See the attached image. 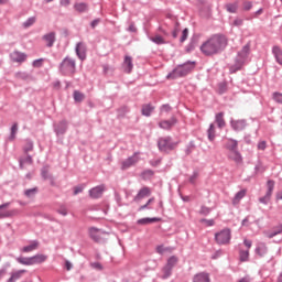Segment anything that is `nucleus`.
Returning <instances> with one entry per match:
<instances>
[{
	"label": "nucleus",
	"mask_w": 282,
	"mask_h": 282,
	"mask_svg": "<svg viewBox=\"0 0 282 282\" xmlns=\"http://www.w3.org/2000/svg\"><path fill=\"white\" fill-rule=\"evenodd\" d=\"M226 45H228L226 35L215 34L200 45V52L204 56H215V54H221Z\"/></svg>",
	"instance_id": "obj_1"
},
{
	"label": "nucleus",
	"mask_w": 282,
	"mask_h": 282,
	"mask_svg": "<svg viewBox=\"0 0 282 282\" xmlns=\"http://www.w3.org/2000/svg\"><path fill=\"white\" fill-rule=\"evenodd\" d=\"M193 69H195V62L188 61L176 66V68L167 74L166 78L172 80H175L176 78H184V76H188Z\"/></svg>",
	"instance_id": "obj_2"
},
{
	"label": "nucleus",
	"mask_w": 282,
	"mask_h": 282,
	"mask_svg": "<svg viewBox=\"0 0 282 282\" xmlns=\"http://www.w3.org/2000/svg\"><path fill=\"white\" fill-rule=\"evenodd\" d=\"M248 56H250V43L246 44L241 51L238 52L235 64L229 67L230 74H237V72L243 67L246 61H248Z\"/></svg>",
	"instance_id": "obj_3"
},
{
	"label": "nucleus",
	"mask_w": 282,
	"mask_h": 282,
	"mask_svg": "<svg viewBox=\"0 0 282 282\" xmlns=\"http://www.w3.org/2000/svg\"><path fill=\"white\" fill-rule=\"evenodd\" d=\"M62 76H74L76 74V59L66 56L58 66Z\"/></svg>",
	"instance_id": "obj_4"
},
{
	"label": "nucleus",
	"mask_w": 282,
	"mask_h": 282,
	"mask_svg": "<svg viewBox=\"0 0 282 282\" xmlns=\"http://www.w3.org/2000/svg\"><path fill=\"white\" fill-rule=\"evenodd\" d=\"M177 147V142L171 137H161L158 140V148L161 153H171Z\"/></svg>",
	"instance_id": "obj_5"
},
{
	"label": "nucleus",
	"mask_w": 282,
	"mask_h": 282,
	"mask_svg": "<svg viewBox=\"0 0 282 282\" xmlns=\"http://www.w3.org/2000/svg\"><path fill=\"white\" fill-rule=\"evenodd\" d=\"M230 239H232V231H230V228H225L215 234V241L218 246H228Z\"/></svg>",
	"instance_id": "obj_6"
},
{
	"label": "nucleus",
	"mask_w": 282,
	"mask_h": 282,
	"mask_svg": "<svg viewBox=\"0 0 282 282\" xmlns=\"http://www.w3.org/2000/svg\"><path fill=\"white\" fill-rule=\"evenodd\" d=\"M140 153L134 152L132 156H129L121 163V171H127V169H131V166H135L138 162H140Z\"/></svg>",
	"instance_id": "obj_7"
},
{
	"label": "nucleus",
	"mask_w": 282,
	"mask_h": 282,
	"mask_svg": "<svg viewBox=\"0 0 282 282\" xmlns=\"http://www.w3.org/2000/svg\"><path fill=\"white\" fill-rule=\"evenodd\" d=\"M268 191L263 197L259 198L260 204H264V206H268L270 204V199L272 198V193L274 191V181L270 180L267 182Z\"/></svg>",
	"instance_id": "obj_8"
},
{
	"label": "nucleus",
	"mask_w": 282,
	"mask_h": 282,
	"mask_svg": "<svg viewBox=\"0 0 282 282\" xmlns=\"http://www.w3.org/2000/svg\"><path fill=\"white\" fill-rule=\"evenodd\" d=\"M75 52L79 61H85L87 58V44L85 42H78L75 46Z\"/></svg>",
	"instance_id": "obj_9"
},
{
	"label": "nucleus",
	"mask_w": 282,
	"mask_h": 282,
	"mask_svg": "<svg viewBox=\"0 0 282 282\" xmlns=\"http://www.w3.org/2000/svg\"><path fill=\"white\" fill-rule=\"evenodd\" d=\"M67 127H68V122L67 120H62L58 123L54 124V132L56 133V135H65V133H67Z\"/></svg>",
	"instance_id": "obj_10"
},
{
	"label": "nucleus",
	"mask_w": 282,
	"mask_h": 282,
	"mask_svg": "<svg viewBox=\"0 0 282 282\" xmlns=\"http://www.w3.org/2000/svg\"><path fill=\"white\" fill-rule=\"evenodd\" d=\"M175 124H177V118L175 117H171L169 120H162L159 122L160 129H164L165 131H171Z\"/></svg>",
	"instance_id": "obj_11"
},
{
	"label": "nucleus",
	"mask_w": 282,
	"mask_h": 282,
	"mask_svg": "<svg viewBox=\"0 0 282 282\" xmlns=\"http://www.w3.org/2000/svg\"><path fill=\"white\" fill-rule=\"evenodd\" d=\"M248 126L246 119H239V120H235L231 119L230 120V127L234 131H243V129H246V127Z\"/></svg>",
	"instance_id": "obj_12"
},
{
	"label": "nucleus",
	"mask_w": 282,
	"mask_h": 282,
	"mask_svg": "<svg viewBox=\"0 0 282 282\" xmlns=\"http://www.w3.org/2000/svg\"><path fill=\"white\" fill-rule=\"evenodd\" d=\"M42 41L45 42L46 47H54L56 43V32H48L42 36Z\"/></svg>",
	"instance_id": "obj_13"
},
{
	"label": "nucleus",
	"mask_w": 282,
	"mask_h": 282,
	"mask_svg": "<svg viewBox=\"0 0 282 282\" xmlns=\"http://www.w3.org/2000/svg\"><path fill=\"white\" fill-rule=\"evenodd\" d=\"M9 206H10V203H4L0 205V219H6L8 217H13V215H17V209L3 210V208H8Z\"/></svg>",
	"instance_id": "obj_14"
},
{
	"label": "nucleus",
	"mask_w": 282,
	"mask_h": 282,
	"mask_svg": "<svg viewBox=\"0 0 282 282\" xmlns=\"http://www.w3.org/2000/svg\"><path fill=\"white\" fill-rule=\"evenodd\" d=\"M122 68L126 74H131V72H133V57L126 55L122 63Z\"/></svg>",
	"instance_id": "obj_15"
},
{
	"label": "nucleus",
	"mask_w": 282,
	"mask_h": 282,
	"mask_svg": "<svg viewBox=\"0 0 282 282\" xmlns=\"http://www.w3.org/2000/svg\"><path fill=\"white\" fill-rule=\"evenodd\" d=\"M100 232L101 230L96 227H90L88 229V235L90 239H93V241H95L96 243H100L102 241V238L100 237Z\"/></svg>",
	"instance_id": "obj_16"
},
{
	"label": "nucleus",
	"mask_w": 282,
	"mask_h": 282,
	"mask_svg": "<svg viewBox=\"0 0 282 282\" xmlns=\"http://www.w3.org/2000/svg\"><path fill=\"white\" fill-rule=\"evenodd\" d=\"M10 58L13 63H25L28 55H25V53L14 51L10 54Z\"/></svg>",
	"instance_id": "obj_17"
},
{
	"label": "nucleus",
	"mask_w": 282,
	"mask_h": 282,
	"mask_svg": "<svg viewBox=\"0 0 282 282\" xmlns=\"http://www.w3.org/2000/svg\"><path fill=\"white\" fill-rule=\"evenodd\" d=\"M102 193H105V186L99 185V186L93 187L89 191V196L93 199H99V197H102Z\"/></svg>",
	"instance_id": "obj_18"
},
{
	"label": "nucleus",
	"mask_w": 282,
	"mask_h": 282,
	"mask_svg": "<svg viewBox=\"0 0 282 282\" xmlns=\"http://www.w3.org/2000/svg\"><path fill=\"white\" fill-rule=\"evenodd\" d=\"M229 160H232L236 164H243V156L241 155V152L239 150H234L232 152H229L228 154Z\"/></svg>",
	"instance_id": "obj_19"
},
{
	"label": "nucleus",
	"mask_w": 282,
	"mask_h": 282,
	"mask_svg": "<svg viewBox=\"0 0 282 282\" xmlns=\"http://www.w3.org/2000/svg\"><path fill=\"white\" fill-rule=\"evenodd\" d=\"M150 195H151V188L143 187L134 196L133 202H140V199H144V197H149Z\"/></svg>",
	"instance_id": "obj_20"
},
{
	"label": "nucleus",
	"mask_w": 282,
	"mask_h": 282,
	"mask_svg": "<svg viewBox=\"0 0 282 282\" xmlns=\"http://www.w3.org/2000/svg\"><path fill=\"white\" fill-rule=\"evenodd\" d=\"M225 149H227L229 153L239 150V141L235 139H228L227 142L225 143Z\"/></svg>",
	"instance_id": "obj_21"
},
{
	"label": "nucleus",
	"mask_w": 282,
	"mask_h": 282,
	"mask_svg": "<svg viewBox=\"0 0 282 282\" xmlns=\"http://www.w3.org/2000/svg\"><path fill=\"white\" fill-rule=\"evenodd\" d=\"M74 10L79 12V14L89 12V4L87 2H77L74 4Z\"/></svg>",
	"instance_id": "obj_22"
},
{
	"label": "nucleus",
	"mask_w": 282,
	"mask_h": 282,
	"mask_svg": "<svg viewBox=\"0 0 282 282\" xmlns=\"http://www.w3.org/2000/svg\"><path fill=\"white\" fill-rule=\"evenodd\" d=\"M193 282H210V275L206 272H200L194 275Z\"/></svg>",
	"instance_id": "obj_23"
},
{
	"label": "nucleus",
	"mask_w": 282,
	"mask_h": 282,
	"mask_svg": "<svg viewBox=\"0 0 282 282\" xmlns=\"http://www.w3.org/2000/svg\"><path fill=\"white\" fill-rule=\"evenodd\" d=\"M256 254H258V257H265V254H268V246L265 242L258 243L256 248Z\"/></svg>",
	"instance_id": "obj_24"
},
{
	"label": "nucleus",
	"mask_w": 282,
	"mask_h": 282,
	"mask_svg": "<svg viewBox=\"0 0 282 282\" xmlns=\"http://www.w3.org/2000/svg\"><path fill=\"white\" fill-rule=\"evenodd\" d=\"M224 112H218L215 116V123L217 124L218 129H224V127H226V120L224 119Z\"/></svg>",
	"instance_id": "obj_25"
},
{
	"label": "nucleus",
	"mask_w": 282,
	"mask_h": 282,
	"mask_svg": "<svg viewBox=\"0 0 282 282\" xmlns=\"http://www.w3.org/2000/svg\"><path fill=\"white\" fill-rule=\"evenodd\" d=\"M161 219L158 217H153V218H140L139 220H137V224L139 226H149V224H155L158 221H160Z\"/></svg>",
	"instance_id": "obj_26"
},
{
	"label": "nucleus",
	"mask_w": 282,
	"mask_h": 282,
	"mask_svg": "<svg viewBox=\"0 0 282 282\" xmlns=\"http://www.w3.org/2000/svg\"><path fill=\"white\" fill-rule=\"evenodd\" d=\"M272 54L279 65L282 66V50L279 46H273Z\"/></svg>",
	"instance_id": "obj_27"
},
{
	"label": "nucleus",
	"mask_w": 282,
	"mask_h": 282,
	"mask_svg": "<svg viewBox=\"0 0 282 282\" xmlns=\"http://www.w3.org/2000/svg\"><path fill=\"white\" fill-rule=\"evenodd\" d=\"M155 107H153L151 104H145L142 106V116H145L147 118H149L151 116V113H153Z\"/></svg>",
	"instance_id": "obj_28"
},
{
	"label": "nucleus",
	"mask_w": 282,
	"mask_h": 282,
	"mask_svg": "<svg viewBox=\"0 0 282 282\" xmlns=\"http://www.w3.org/2000/svg\"><path fill=\"white\" fill-rule=\"evenodd\" d=\"M44 261H47V256L45 254H35L31 257L32 265H35L36 263H44Z\"/></svg>",
	"instance_id": "obj_29"
},
{
	"label": "nucleus",
	"mask_w": 282,
	"mask_h": 282,
	"mask_svg": "<svg viewBox=\"0 0 282 282\" xmlns=\"http://www.w3.org/2000/svg\"><path fill=\"white\" fill-rule=\"evenodd\" d=\"M276 235H282V225L273 227L272 231L265 234L268 239H273Z\"/></svg>",
	"instance_id": "obj_30"
},
{
	"label": "nucleus",
	"mask_w": 282,
	"mask_h": 282,
	"mask_svg": "<svg viewBox=\"0 0 282 282\" xmlns=\"http://www.w3.org/2000/svg\"><path fill=\"white\" fill-rule=\"evenodd\" d=\"M28 271L25 270H19L17 272L11 273V276L9 278V280L7 282H15L19 281V279H21V276H23V274H25Z\"/></svg>",
	"instance_id": "obj_31"
},
{
	"label": "nucleus",
	"mask_w": 282,
	"mask_h": 282,
	"mask_svg": "<svg viewBox=\"0 0 282 282\" xmlns=\"http://www.w3.org/2000/svg\"><path fill=\"white\" fill-rule=\"evenodd\" d=\"M247 193H248L247 189H241V191L237 192L232 199V204H239L243 199V197H246Z\"/></svg>",
	"instance_id": "obj_32"
},
{
	"label": "nucleus",
	"mask_w": 282,
	"mask_h": 282,
	"mask_svg": "<svg viewBox=\"0 0 282 282\" xmlns=\"http://www.w3.org/2000/svg\"><path fill=\"white\" fill-rule=\"evenodd\" d=\"M37 194H39V187H33L24 191V195L29 199H33V197H36Z\"/></svg>",
	"instance_id": "obj_33"
},
{
	"label": "nucleus",
	"mask_w": 282,
	"mask_h": 282,
	"mask_svg": "<svg viewBox=\"0 0 282 282\" xmlns=\"http://www.w3.org/2000/svg\"><path fill=\"white\" fill-rule=\"evenodd\" d=\"M207 138L209 142L215 141V123H210L207 130Z\"/></svg>",
	"instance_id": "obj_34"
},
{
	"label": "nucleus",
	"mask_w": 282,
	"mask_h": 282,
	"mask_svg": "<svg viewBox=\"0 0 282 282\" xmlns=\"http://www.w3.org/2000/svg\"><path fill=\"white\" fill-rule=\"evenodd\" d=\"M41 176L43 180H51L52 175L50 174V165H44L41 169Z\"/></svg>",
	"instance_id": "obj_35"
},
{
	"label": "nucleus",
	"mask_w": 282,
	"mask_h": 282,
	"mask_svg": "<svg viewBox=\"0 0 282 282\" xmlns=\"http://www.w3.org/2000/svg\"><path fill=\"white\" fill-rule=\"evenodd\" d=\"M73 98L75 102H83V100H85V94L80 93L79 90H74Z\"/></svg>",
	"instance_id": "obj_36"
},
{
	"label": "nucleus",
	"mask_w": 282,
	"mask_h": 282,
	"mask_svg": "<svg viewBox=\"0 0 282 282\" xmlns=\"http://www.w3.org/2000/svg\"><path fill=\"white\" fill-rule=\"evenodd\" d=\"M162 272H163V275L161 276V279H169L171 274H173V269L171 267H167V264H165L162 268Z\"/></svg>",
	"instance_id": "obj_37"
},
{
	"label": "nucleus",
	"mask_w": 282,
	"mask_h": 282,
	"mask_svg": "<svg viewBox=\"0 0 282 282\" xmlns=\"http://www.w3.org/2000/svg\"><path fill=\"white\" fill-rule=\"evenodd\" d=\"M39 248V241L34 240L31 245L23 247L22 252H32Z\"/></svg>",
	"instance_id": "obj_38"
},
{
	"label": "nucleus",
	"mask_w": 282,
	"mask_h": 282,
	"mask_svg": "<svg viewBox=\"0 0 282 282\" xmlns=\"http://www.w3.org/2000/svg\"><path fill=\"white\" fill-rule=\"evenodd\" d=\"M18 131H19V124L18 123H13L12 127H11V133L9 135L10 142L15 140Z\"/></svg>",
	"instance_id": "obj_39"
},
{
	"label": "nucleus",
	"mask_w": 282,
	"mask_h": 282,
	"mask_svg": "<svg viewBox=\"0 0 282 282\" xmlns=\"http://www.w3.org/2000/svg\"><path fill=\"white\" fill-rule=\"evenodd\" d=\"M33 162L32 155L28 154L24 159L19 160L20 169H23V164H33Z\"/></svg>",
	"instance_id": "obj_40"
},
{
	"label": "nucleus",
	"mask_w": 282,
	"mask_h": 282,
	"mask_svg": "<svg viewBox=\"0 0 282 282\" xmlns=\"http://www.w3.org/2000/svg\"><path fill=\"white\" fill-rule=\"evenodd\" d=\"M23 151L24 153H30V151H34V142L30 139H26Z\"/></svg>",
	"instance_id": "obj_41"
},
{
	"label": "nucleus",
	"mask_w": 282,
	"mask_h": 282,
	"mask_svg": "<svg viewBox=\"0 0 282 282\" xmlns=\"http://www.w3.org/2000/svg\"><path fill=\"white\" fill-rule=\"evenodd\" d=\"M150 41H152V43H155V45H164V43H166V41H164V37H162V35H154L150 37Z\"/></svg>",
	"instance_id": "obj_42"
},
{
	"label": "nucleus",
	"mask_w": 282,
	"mask_h": 282,
	"mask_svg": "<svg viewBox=\"0 0 282 282\" xmlns=\"http://www.w3.org/2000/svg\"><path fill=\"white\" fill-rule=\"evenodd\" d=\"M177 261H180V259L176 256H172L167 259L165 265L170 267L173 270V268L177 265Z\"/></svg>",
	"instance_id": "obj_43"
},
{
	"label": "nucleus",
	"mask_w": 282,
	"mask_h": 282,
	"mask_svg": "<svg viewBox=\"0 0 282 282\" xmlns=\"http://www.w3.org/2000/svg\"><path fill=\"white\" fill-rule=\"evenodd\" d=\"M18 263H21L22 265H32V257L30 258H17Z\"/></svg>",
	"instance_id": "obj_44"
},
{
	"label": "nucleus",
	"mask_w": 282,
	"mask_h": 282,
	"mask_svg": "<svg viewBox=\"0 0 282 282\" xmlns=\"http://www.w3.org/2000/svg\"><path fill=\"white\" fill-rule=\"evenodd\" d=\"M240 261L246 262L250 259V251L248 250H240L239 252Z\"/></svg>",
	"instance_id": "obj_45"
},
{
	"label": "nucleus",
	"mask_w": 282,
	"mask_h": 282,
	"mask_svg": "<svg viewBox=\"0 0 282 282\" xmlns=\"http://www.w3.org/2000/svg\"><path fill=\"white\" fill-rule=\"evenodd\" d=\"M196 145H195V141H191L185 149V154L186 155H191V153H193V151H195Z\"/></svg>",
	"instance_id": "obj_46"
},
{
	"label": "nucleus",
	"mask_w": 282,
	"mask_h": 282,
	"mask_svg": "<svg viewBox=\"0 0 282 282\" xmlns=\"http://www.w3.org/2000/svg\"><path fill=\"white\" fill-rule=\"evenodd\" d=\"M237 8H238L237 3H228V4H226V10L230 14H236Z\"/></svg>",
	"instance_id": "obj_47"
},
{
	"label": "nucleus",
	"mask_w": 282,
	"mask_h": 282,
	"mask_svg": "<svg viewBox=\"0 0 282 282\" xmlns=\"http://www.w3.org/2000/svg\"><path fill=\"white\" fill-rule=\"evenodd\" d=\"M36 23V18L35 17H31L29 18L25 22H23V28L28 29V28H32L33 24Z\"/></svg>",
	"instance_id": "obj_48"
},
{
	"label": "nucleus",
	"mask_w": 282,
	"mask_h": 282,
	"mask_svg": "<svg viewBox=\"0 0 282 282\" xmlns=\"http://www.w3.org/2000/svg\"><path fill=\"white\" fill-rule=\"evenodd\" d=\"M272 98H273L274 102L282 105V93H279V91L273 93Z\"/></svg>",
	"instance_id": "obj_49"
},
{
	"label": "nucleus",
	"mask_w": 282,
	"mask_h": 282,
	"mask_svg": "<svg viewBox=\"0 0 282 282\" xmlns=\"http://www.w3.org/2000/svg\"><path fill=\"white\" fill-rule=\"evenodd\" d=\"M228 91V85L225 82L218 84V94H226Z\"/></svg>",
	"instance_id": "obj_50"
},
{
	"label": "nucleus",
	"mask_w": 282,
	"mask_h": 282,
	"mask_svg": "<svg viewBox=\"0 0 282 282\" xmlns=\"http://www.w3.org/2000/svg\"><path fill=\"white\" fill-rule=\"evenodd\" d=\"M15 78L20 80H28V78H30V75L28 73L18 72L15 73Z\"/></svg>",
	"instance_id": "obj_51"
},
{
	"label": "nucleus",
	"mask_w": 282,
	"mask_h": 282,
	"mask_svg": "<svg viewBox=\"0 0 282 282\" xmlns=\"http://www.w3.org/2000/svg\"><path fill=\"white\" fill-rule=\"evenodd\" d=\"M58 215H62L63 217H67V207L65 205H61L57 209Z\"/></svg>",
	"instance_id": "obj_52"
},
{
	"label": "nucleus",
	"mask_w": 282,
	"mask_h": 282,
	"mask_svg": "<svg viewBox=\"0 0 282 282\" xmlns=\"http://www.w3.org/2000/svg\"><path fill=\"white\" fill-rule=\"evenodd\" d=\"M153 202H155V198H153V197L150 198V199L147 202L145 205H142V206L139 207V209H138L139 213L142 212V210H145V208H149V205H150V204H153Z\"/></svg>",
	"instance_id": "obj_53"
},
{
	"label": "nucleus",
	"mask_w": 282,
	"mask_h": 282,
	"mask_svg": "<svg viewBox=\"0 0 282 282\" xmlns=\"http://www.w3.org/2000/svg\"><path fill=\"white\" fill-rule=\"evenodd\" d=\"M242 8H243L245 12H249V10H252V2H250V1H245V2L242 3Z\"/></svg>",
	"instance_id": "obj_54"
},
{
	"label": "nucleus",
	"mask_w": 282,
	"mask_h": 282,
	"mask_svg": "<svg viewBox=\"0 0 282 282\" xmlns=\"http://www.w3.org/2000/svg\"><path fill=\"white\" fill-rule=\"evenodd\" d=\"M210 210H212L210 207L202 206L200 210H199V214L205 215V216L210 215Z\"/></svg>",
	"instance_id": "obj_55"
},
{
	"label": "nucleus",
	"mask_w": 282,
	"mask_h": 282,
	"mask_svg": "<svg viewBox=\"0 0 282 282\" xmlns=\"http://www.w3.org/2000/svg\"><path fill=\"white\" fill-rule=\"evenodd\" d=\"M186 39H188V29H184L182 32V36L180 39L181 43H184V41H186Z\"/></svg>",
	"instance_id": "obj_56"
},
{
	"label": "nucleus",
	"mask_w": 282,
	"mask_h": 282,
	"mask_svg": "<svg viewBox=\"0 0 282 282\" xmlns=\"http://www.w3.org/2000/svg\"><path fill=\"white\" fill-rule=\"evenodd\" d=\"M200 221H202V224H206V226H208V227L215 226V219L203 218Z\"/></svg>",
	"instance_id": "obj_57"
},
{
	"label": "nucleus",
	"mask_w": 282,
	"mask_h": 282,
	"mask_svg": "<svg viewBox=\"0 0 282 282\" xmlns=\"http://www.w3.org/2000/svg\"><path fill=\"white\" fill-rule=\"evenodd\" d=\"M197 177H199V173L194 172L189 177V184H195V182H197Z\"/></svg>",
	"instance_id": "obj_58"
},
{
	"label": "nucleus",
	"mask_w": 282,
	"mask_h": 282,
	"mask_svg": "<svg viewBox=\"0 0 282 282\" xmlns=\"http://www.w3.org/2000/svg\"><path fill=\"white\" fill-rule=\"evenodd\" d=\"M32 65H33V67H42L43 58L34 59Z\"/></svg>",
	"instance_id": "obj_59"
},
{
	"label": "nucleus",
	"mask_w": 282,
	"mask_h": 282,
	"mask_svg": "<svg viewBox=\"0 0 282 282\" xmlns=\"http://www.w3.org/2000/svg\"><path fill=\"white\" fill-rule=\"evenodd\" d=\"M234 25L236 28H241V25H243V19L237 18L236 20H234Z\"/></svg>",
	"instance_id": "obj_60"
},
{
	"label": "nucleus",
	"mask_w": 282,
	"mask_h": 282,
	"mask_svg": "<svg viewBox=\"0 0 282 282\" xmlns=\"http://www.w3.org/2000/svg\"><path fill=\"white\" fill-rule=\"evenodd\" d=\"M267 147H268V144L265 143V141H260V142L258 143V149H259L260 151H265Z\"/></svg>",
	"instance_id": "obj_61"
},
{
	"label": "nucleus",
	"mask_w": 282,
	"mask_h": 282,
	"mask_svg": "<svg viewBox=\"0 0 282 282\" xmlns=\"http://www.w3.org/2000/svg\"><path fill=\"white\" fill-rule=\"evenodd\" d=\"M150 164L151 166H160V164H162V159L151 160Z\"/></svg>",
	"instance_id": "obj_62"
},
{
	"label": "nucleus",
	"mask_w": 282,
	"mask_h": 282,
	"mask_svg": "<svg viewBox=\"0 0 282 282\" xmlns=\"http://www.w3.org/2000/svg\"><path fill=\"white\" fill-rule=\"evenodd\" d=\"M161 111H165V113H169L171 111V105L165 104L161 107Z\"/></svg>",
	"instance_id": "obj_63"
},
{
	"label": "nucleus",
	"mask_w": 282,
	"mask_h": 282,
	"mask_svg": "<svg viewBox=\"0 0 282 282\" xmlns=\"http://www.w3.org/2000/svg\"><path fill=\"white\" fill-rule=\"evenodd\" d=\"M84 187L83 186H77L74 188V195H78L79 193H83Z\"/></svg>",
	"instance_id": "obj_64"
}]
</instances>
